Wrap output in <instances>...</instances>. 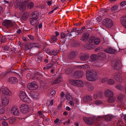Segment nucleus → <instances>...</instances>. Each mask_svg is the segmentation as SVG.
<instances>
[{
	"label": "nucleus",
	"instance_id": "nucleus-40",
	"mask_svg": "<svg viewBox=\"0 0 126 126\" xmlns=\"http://www.w3.org/2000/svg\"><path fill=\"white\" fill-rule=\"evenodd\" d=\"M107 83L108 84L112 85L115 83V81L111 79H108Z\"/></svg>",
	"mask_w": 126,
	"mask_h": 126
},
{
	"label": "nucleus",
	"instance_id": "nucleus-8",
	"mask_svg": "<svg viewBox=\"0 0 126 126\" xmlns=\"http://www.w3.org/2000/svg\"><path fill=\"white\" fill-rule=\"evenodd\" d=\"M2 24L3 25L8 28H11L13 25V23L11 20L7 19L4 20Z\"/></svg>",
	"mask_w": 126,
	"mask_h": 126
},
{
	"label": "nucleus",
	"instance_id": "nucleus-30",
	"mask_svg": "<svg viewBox=\"0 0 126 126\" xmlns=\"http://www.w3.org/2000/svg\"><path fill=\"white\" fill-rule=\"evenodd\" d=\"M89 36L87 34H84L81 39L82 41L85 42L89 38Z\"/></svg>",
	"mask_w": 126,
	"mask_h": 126
},
{
	"label": "nucleus",
	"instance_id": "nucleus-60",
	"mask_svg": "<svg viewBox=\"0 0 126 126\" xmlns=\"http://www.w3.org/2000/svg\"><path fill=\"white\" fill-rule=\"evenodd\" d=\"M45 52L49 54L50 55L51 50L50 49L48 48H47L45 49Z\"/></svg>",
	"mask_w": 126,
	"mask_h": 126
},
{
	"label": "nucleus",
	"instance_id": "nucleus-42",
	"mask_svg": "<svg viewBox=\"0 0 126 126\" xmlns=\"http://www.w3.org/2000/svg\"><path fill=\"white\" fill-rule=\"evenodd\" d=\"M66 99L69 101L71 100L72 99V97L70 95L69 93H68L66 94Z\"/></svg>",
	"mask_w": 126,
	"mask_h": 126
},
{
	"label": "nucleus",
	"instance_id": "nucleus-10",
	"mask_svg": "<svg viewBox=\"0 0 126 126\" xmlns=\"http://www.w3.org/2000/svg\"><path fill=\"white\" fill-rule=\"evenodd\" d=\"M11 111L12 113L14 115H18L19 114L18 109L16 106L12 107Z\"/></svg>",
	"mask_w": 126,
	"mask_h": 126
},
{
	"label": "nucleus",
	"instance_id": "nucleus-32",
	"mask_svg": "<svg viewBox=\"0 0 126 126\" xmlns=\"http://www.w3.org/2000/svg\"><path fill=\"white\" fill-rule=\"evenodd\" d=\"M57 38L55 35H52L51 37V43L55 42L57 41Z\"/></svg>",
	"mask_w": 126,
	"mask_h": 126
},
{
	"label": "nucleus",
	"instance_id": "nucleus-34",
	"mask_svg": "<svg viewBox=\"0 0 126 126\" xmlns=\"http://www.w3.org/2000/svg\"><path fill=\"white\" fill-rule=\"evenodd\" d=\"M101 94L100 93H98L97 94H94L93 97L95 99L99 98L101 96Z\"/></svg>",
	"mask_w": 126,
	"mask_h": 126
},
{
	"label": "nucleus",
	"instance_id": "nucleus-59",
	"mask_svg": "<svg viewBox=\"0 0 126 126\" xmlns=\"http://www.w3.org/2000/svg\"><path fill=\"white\" fill-rule=\"evenodd\" d=\"M53 99H52L51 101H50L49 102V101L47 102V103L48 104V105L49 106H52L53 105Z\"/></svg>",
	"mask_w": 126,
	"mask_h": 126
},
{
	"label": "nucleus",
	"instance_id": "nucleus-36",
	"mask_svg": "<svg viewBox=\"0 0 126 126\" xmlns=\"http://www.w3.org/2000/svg\"><path fill=\"white\" fill-rule=\"evenodd\" d=\"M29 15V13L26 12L23 15L22 18L23 20H26L27 19Z\"/></svg>",
	"mask_w": 126,
	"mask_h": 126
},
{
	"label": "nucleus",
	"instance_id": "nucleus-17",
	"mask_svg": "<svg viewBox=\"0 0 126 126\" xmlns=\"http://www.w3.org/2000/svg\"><path fill=\"white\" fill-rule=\"evenodd\" d=\"M89 55L88 54H83L80 57V59L81 60L86 61L88 58Z\"/></svg>",
	"mask_w": 126,
	"mask_h": 126
},
{
	"label": "nucleus",
	"instance_id": "nucleus-35",
	"mask_svg": "<svg viewBox=\"0 0 126 126\" xmlns=\"http://www.w3.org/2000/svg\"><path fill=\"white\" fill-rule=\"evenodd\" d=\"M50 55H56L59 52V51L58 49H54L52 50H51Z\"/></svg>",
	"mask_w": 126,
	"mask_h": 126
},
{
	"label": "nucleus",
	"instance_id": "nucleus-19",
	"mask_svg": "<svg viewBox=\"0 0 126 126\" xmlns=\"http://www.w3.org/2000/svg\"><path fill=\"white\" fill-rule=\"evenodd\" d=\"M105 96L108 97L113 95V93L109 90H108L106 91L104 93Z\"/></svg>",
	"mask_w": 126,
	"mask_h": 126
},
{
	"label": "nucleus",
	"instance_id": "nucleus-28",
	"mask_svg": "<svg viewBox=\"0 0 126 126\" xmlns=\"http://www.w3.org/2000/svg\"><path fill=\"white\" fill-rule=\"evenodd\" d=\"M77 55V53L76 51H71L69 55V57L71 58H72L74 57Z\"/></svg>",
	"mask_w": 126,
	"mask_h": 126
},
{
	"label": "nucleus",
	"instance_id": "nucleus-53",
	"mask_svg": "<svg viewBox=\"0 0 126 126\" xmlns=\"http://www.w3.org/2000/svg\"><path fill=\"white\" fill-rule=\"evenodd\" d=\"M63 106V102L62 101L60 102V103L58 106L57 109L58 110H60Z\"/></svg>",
	"mask_w": 126,
	"mask_h": 126
},
{
	"label": "nucleus",
	"instance_id": "nucleus-50",
	"mask_svg": "<svg viewBox=\"0 0 126 126\" xmlns=\"http://www.w3.org/2000/svg\"><path fill=\"white\" fill-rule=\"evenodd\" d=\"M98 55L99 57L102 58H104L106 54L102 52L99 53L98 54Z\"/></svg>",
	"mask_w": 126,
	"mask_h": 126
},
{
	"label": "nucleus",
	"instance_id": "nucleus-29",
	"mask_svg": "<svg viewBox=\"0 0 126 126\" xmlns=\"http://www.w3.org/2000/svg\"><path fill=\"white\" fill-rule=\"evenodd\" d=\"M42 58L41 55H39L38 56H36L35 57V59L37 63H39L42 60Z\"/></svg>",
	"mask_w": 126,
	"mask_h": 126
},
{
	"label": "nucleus",
	"instance_id": "nucleus-6",
	"mask_svg": "<svg viewBox=\"0 0 126 126\" xmlns=\"http://www.w3.org/2000/svg\"><path fill=\"white\" fill-rule=\"evenodd\" d=\"M83 119L85 123L88 125H91L93 123V119L92 118L84 117H83Z\"/></svg>",
	"mask_w": 126,
	"mask_h": 126
},
{
	"label": "nucleus",
	"instance_id": "nucleus-15",
	"mask_svg": "<svg viewBox=\"0 0 126 126\" xmlns=\"http://www.w3.org/2000/svg\"><path fill=\"white\" fill-rule=\"evenodd\" d=\"M113 76L114 79L117 81L121 82L122 81V77L120 75V74H114Z\"/></svg>",
	"mask_w": 126,
	"mask_h": 126
},
{
	"label": "nucleus",
	"instance_id": "nucleus-20",
	"mask_svg": "<svg viewBox=\"0 0 126 126\" xmlns=\"http://www.w3.org/2000/svg\"><path fill=\"white\" fill-rule=\"evenodd\" d=\"M84 98V101L87 103H89L91 102L93 100L92 97L89 95L85 96Z\"/></svg>",
	"mask_w": 126,
	"mask_h": 126
},
{
	"label": "nucleus",
	"instance_id": "nucleus-58",
	"mask_svg": "<svg viewBox=\"0 0 126 126\" xmlns=\"http://www.w3.org/2000/svg\"><path fill=\"white\" fill-rule=\"evenodd\" d=\"M6 41V39L5 37L3 36L2 37L1 40V43H4Z\"/></svg>",
	"mask_w": 126,
	"mask_h": 126
},
{
	"label": "nucleus",
	"instance_id": "nucleus-61",
	"mask_svg": "<svg viewBox=\"0 0 126 126\" xmlns=\"http://www.w3.org/2000/svg\"><path fill=\"white\" fill-rule=\"evenodd\" d=\"M78 45V44L76 43V42L75 41H73L72 44V47H76Z\"/></svg>",
	"mask_w": 126,
	"mask_h": 126
},
{
	"label": "nucleus",
	"instance_id": "nucleus-16",
	"mask_svg": "<svg viewBox=\"0 0 126 126\" xmlns=\"http://www.w3.org/2000/svg\"><path fill=\"white\" fill-rule=\"evenodd\" d=\"M9 101L6 98H2L1 99V104L3 106L7 105Z\"/></svg>",
	"mask_w": 126,
	"mask_h": 126
},
{
	"label": "nucleus",
	"instance_id": "nucleus-25",
	"mask_svg": "<svg viewBox=\"0 0 126 126\" xmlns=\"http://www.w3.org/2000/svg\"><path fill=\"white\" fill-rule=\"evenodd\" d=\"M39 14L37 12H33L31 18L37 20Z\"/></svg>",
	"mask_w": 126,
	"mask_h": 126
},
{
	"label": "nucleus",
	"instance_id": "nucleus-45",
	"mask_svg": "<svg viewBox=\"0 0 126 126\" xmlns=\"http://www.w3.org/2000/svg\"><path fill=\"white\" fill-rule=\"evenodd\" d=\"M25 98L23 99V101L25 102L29 103L31 102L29 98L27 96L25 97Z\"/></svg>",
	"mask_w": 126,
	"mask_h": 126
},
{
	"label": "nucleus",
	"instance_id": "nucleus-51",
	"mask_svg": "<svg viewBox=\"0 0 126 126\" xmlns=\"http://www.w3.org/2000/svg\"><path fill=\"white\" fill-rule=\"evenodd\" d=\"M2 124L3 126H8V124L5 121H3L2 122Z\"/></svg>",
	"mask_w": 126,
	"mask_h": 126
},
{
	"label": "nucleus",
	"instance_id": "nucleus-54",
	"mask_svg": "<svg viewBox=\"0 0 126 126\" xmlns=\"http://www.w3.org/2000/svg\"><path fill=\"white\" fill-rule=\"evenodd\" d=\"M93 46H94V45H93L89 44H87L86 45V48L88 49H90L92 48V47Z\"/></svg>",
	"mask_w": 126,
	"mask_h": 126
},
{
	"label": "nucleus",
	"instance_id": "nucleus-9",
	"mask_svg": "<svg viewBox=\"0 0 126 126\" xmlns=\"http://www.w3.org/2000/svg\"><path fill=\"white\" fill-rule=\"evenodd\" d=\"M0 91L5 94L10 95L11 94V92L6 87H3L0 89Z\"/></svg>",
	"mask_w": 126,
	"mask_h": 126
},
{
	"label": "nucleus",
	"instance_id": "nucleus-2",
	"mask_svg": "<svg viewBox=\"0 0 126 126\" xmlns=\"http://www.w3.org/2000/svg\"><path fill=\"white\" fill-rule=\"evenodd\" d=\"M14 5L16 8L19 7L20 11H23L25 10V4L24 3L21 2L20 0H16Z\"/></svg>",
	"mask_w": 126,
	"mask_h": 126
},
{
	"label": "nucleus",
	"instance_id": "nucleus-7",
	"mask_svg": "<svg viewBox=\"0 0 126 126\" xmlns=\"http://www.w3.org/2000/svg\"><path fill=\"white\" fill-rule=\"evenodd\" d=\"M103 24L107 27H111L113 25L112 21L109 19H106L103 21Z\"/></svg>",
	"mask_w": 126,
	"mask_h": 126
},
{
	"label": "nucleus",
	"instance_id": "nucleus-18",
	"mask_svg": "<svg viewBox=\"0 0 126 126\" xmlns=\"http://www.w3.org/2000/svg\"><path fill=\"white\" fill-rule=\"evenodd\" d=\"M77 68L80 69H83L84 70H88L90 68L89 66L87 64L77 66Z\"/></svg>",
	"mask_w": 126,
	"mask_h": 126
},
{
	"label": "nucleus",
	"instance_id": "nucleus-57",
	"mask_svg": "<svg viewBox=\"0 0 126 126\" xmlns=\"http://www.w3.org/2000/svg\"><path fill=\"white\" fill-rule=\"evenodd\" d=\"M5 109L2 107L0 109V114H2L4 113L5 111Z\"/></svg>",
	"mask_w": 126,
	"mask_h": 126
},
{
	"label": "nucleus",
	"instance_id": "nucleus-55",
	"mask_svg": "<svg viewBox=\"0 0 126 126\" xmlns=\"http://www.w3.org/2000/svg\"><path fill=\"white\" fill-rule=\"evenodd\" d=\"M118 6L116 5L113 6L111 7V9L113 11L117 9Z\"/></svg>",
	"mask_w": 126,
	"mask_h": 126
},
{
	"label": "nucleus",
	"instance_id": "nucleus-38",
	"mask_svg": "<svg viewBox=\"0 0 126 126\" xmlns=\"http://www.w3.org/2000/svg\"><path fill=\"white\" fill-rule=\"evenodd\" d=\"M30 95L32 98L35 99L37 98V95L34 92H31L30 93Z\"/></svg>",
	"mask_w": 126,
	"mask_h": 126
},
{
	"label": "nucleus",
	"instance_id": "nucleus-64",
	"mask_svg": "<svg viewBox=\"0 0 126 126\" xmlns=\"http://www.w3.org/2000/svg\"><path fill=\"white\" fill-rule=\"evenodd\" d=\"M9 48V47L7 46H5L2 47L3 49L5 50H7Z\"/></svg>",
	"mask_w": 126,
	"mask_h": 126
},
{
	"label": "nucleus",
	"instance_id": "nucleus-26",
	"mask_svg": "<svg viewBox=\"0 0 126 126\" xmlns=\"http://www.w3.org/2000/svg\"><path fill=\"white\" fill-rule=\"evenodd\" d=\"M124 95L121 93L119 94L117 99L118 102H120L124 98Z\"/></svg>",
	"mask_w": 126,
	"mask_h": 126
},
{
	"label": "nucleus",
	"instance_id": "nucleus-3",
	"mask_svg": "<svg viewBox=\"0 0 126 126\" xmlns=\"http://www.w3.org/2000/svg\"><path fill=\"white\" fill-rule=\"evenodd\" d=\"M70 82L71 84L77 87H81L84 85L83 82L80 80H71Z\"/></svg>",
	"mask_w": 126,
	"mask_h": 126
},
{
	"label": "nucleus",
	"instance_id": "nucleus-37",
	"mask_svg": "<svg viewBox=\"0 0 126 126\" xmlns=\"http://www.w3.org/2000/svg\"><path fill=\"white\" fill-rule=\"evenodd\" d=\"M30 43L31 48L32 47L39 48L40 47V45L39 44L34 43Z\"/></svg>",
	"mask_w": 126,
	"mask_h": 126
},
{
	"label": "nucleus",
	"instance_id": "nucleus-41",
	"mask_svg": "<svg viewBox=\"0 0 126 126\" xmlns=\"http://www.w3.org/2000/svg\"><path fill=\"white\" fill-rule=\"evenodd\" d=\"M34 5V4L33 2H30L28 5V8L31 9L33 8Z\"/></svg>",
	"mask_w": 126,
	"mask_h": 126
},
{
	"label": "nucleus",
	"instance_id": "nucleus-22",
	"mask_svg": "<svg viewBox=\"0 0 126 126\" xmlns=\"http://www.w3.org/2000/svg\"><path fill=\"white\" fill-rule=\"evenodd\" d=\"M17 80V79L16 77H10L9 80V81L11 84H15L16 83Z\"/></svg>",
	"mask_w": 126,
	"mask_h": 126
},
{
	"label": "nucleus",
	"instance_id": "nucleus-4",
	"mask_svg": "<svg viewBox=\"0 0 126 126\" xmlns=\"http://www.w3.org/2000/svg\"><path fill=\"white\" fill-rule=\"evenodd\" d=\"M20 109L21 112L23 114L28 113L29 111V107L28 105L23 104L20 106Z\"/></svg>",
	"mask_w": 126,
	"mask_h": 126
},
{
	"label": "nucleus",
	"instance_id": "nucleus-62",
	"mask_svg": "<svg viewBox=\"0 0 126 126\" xmlns=\"http://www.w3.org/2000/svg\"><path fill=\"white\" fill-rule=\"evenodd\" d=\"M121 5L124 6L126 5V1H124L121 2L120 3Z\"/></svg>",
	"mask_w": 126,
	"mask_h": 126
},
{
	"label": "nucleus",
	"instance_id": "nucleus-33",
	"mask_svg": "<svg viewBox=\"0 0 126 126\" xmlns=\"http://www.w3.org/2000/svg\"><path fill=\"white\" fill-rule=\"evenodd\" d=\"M91 61L94 62L97 59V56L94 54L92 55L90 57Z\"/></svg>",
	"mask_w": 126,
	"mask_h": 126
},
{
	"label": "nucleus",
	"instance_id": "nucleus-1",
	"mask_svg": "<svg viewBox=\"0 0 126 126\" xmlns=\"http://www.w3.org/2000/svg\"><path fill=\"white\" fill-rule=\"evenodd\" d=\"M86 78L88 80L93 81L96 80L98 78L97 73L93 71L87 70L86 72Z\"/></svg>",
	"mask_w": 126,
	"mask_h": 126
},
{
	"label": "nucleus",
	"instance_id": "nucleus-24",
	"mask_svg": "<svg viewBox=\"0 0 126 126\" xmlns=\"http://www.w3.org/2000/svg\"><path fill=\"white\" fill-rule=\"evenodd\" d=\"M29 21L30 24L32 25H35L37 23L38 20L30 18Z\"/></svg>",
	"mask_w": 126,
	"mask_h": 126
},
{
	"label": "nucleus",
	"instance_id": "nucleus-5",
	"mask_svg": "<svg viewBox=\"0 0 126 126\" xmlns=\"http://www.w3.org/2000/svg\"><path fill=\"white\" fill-rule=\"evenodd\" d=\"M38 87L37 83L35 81H33L30 83H29L27 86L28 89L31 90L36 89Z\"/></svg>",
	"mask_w": 126,
	"mask_h": 126
},
{
	"label": "nucleus",
	"instance_id": "nucleus-52",
	"mask_svg": "<svg viewBox=\"0 0 126 126\" xmlns=\"http://www.w3.org/2000/svg\"><path fill=\"white\" fill-rule=\"evenodd\" d=\"M38 115L40 117H42L43 116V112L41 111H39L38 112Z\"/></svg>",
	"mask_w": 126,
	"mask_h": 126
},
{
	"label": "nucleus",
	"instance_id": "nucleus-39",
	"mask_svg": "<svg viewBox=\"0 0 126 126\" xmlns=\"http://www.w3.org/2000/svg\"><path fill=\"white\" fill-rule=\"evenodd\" d=\"M113 68L114 69L117 70L120 69L121 67L119 66V64L116 63L114 65Z\"/></svg>",
	"mask_w": 126,
	"mask_h": 126
},
{
	"label": "nucleus",
	"instance_id": "nucleus-63",
	"mask_svg": "<svg viewBox=\"0 0 126 126\" xmlns=\"http://www.w3.org/2000/svg\"><path fill=\"white\" fill-rule=\"evenodd\" d=\"M94 65H95L97 67H100L101 65H100V63L98 62H97L94 63Z\"/></svg>",
	"mask_w": 126,
	"mask_h": 126
},
{
	"label": "nucleus",
	"instance_id": "nucleus-27",
	"mask_svg": "<svg viewBox=\"0 0 126 126\" xmlns=\"http://www.w3.org/2000/svg\"><path fill=\"white\" fill-rule=\"evenodd\" d=\"M108 97L109 98L108 99V101L109 103H113L116 100L115 97L113 95L112 96Z\"/></svg>",
	"mask_w": 126,
	"mask_h": 126
},
{
	"label": "nucleus",
	"instance_id": "nucleus-12",
	"mask_svg": "<svg viewBox=\"0 0 126 126\" xmlns=\"http://www.w3.org/2000/svg\"><path fill=\"white\" fill-rule=\"evenodd\" d=\"M62 77L61 76L58 77L57 78L53 80L51 82L52 84H57L60 82L62 80Z\"/></svg>",
	"mask_w": 126,
	"mask_h": 126
},
{
	"label": "nucleus",
	"instance_id": "nucleus-23",
	"mask_svg": "<svg viewBox=\"0 0 126 126\" xmlns=\"http://www.w3.org/2000/svg\"><path fill=\"white\" fill-rule=\"evenodd\" d=\"M27 96L25 93L23 91H20L19 93V97L20 99L23 100Z\"/></svg>",
	"mask_w": 126,
	"mask_h": 126
},
{
	"label": "nucleus",
	"instance_id": "nucleus-46",
	"mask_svg": "<svg viewBox=\"0 0 126 126\" xmlns=\"http://www.w3.org/2000/svg\"><path fill=\"white\" fill-rule=\"evenodd\" d=\"M103 102L101 101L97 100L94 101V104H95L97 105H99L102 104Z\"/></svg>",
	"mask_w": 126,
	"mask_h": 126
},
{
	"label": "nucleus",
	"instance_id": "nucleus-11",
	"mask_svg": "<svg viewBox=\"0 0 126 126\" xmlns=\"http://www.w3.org/2000/svg\"><path fill=\"white\" fill-rule=\"evenodd\" d=\"M30 43H28L26 45L23 44L21 45V47L22 49L26 51L31 48Z\"/></svg>",
	"mask_w": 126,
	"mask_h": 126
},
{
	"label": "nucleus",
	"instance_id": "nucleus-21",
	"mask_svg": "<svg viewBox=\"0 0 126 126\" xmlns=\"http://www.w3.org/2000/svg\"><path fill=\"white\" fill-rule=\"evenodd\" d=\"M121 21V24L126 29V16L122 17Z\"/></svg>",
	"mask_w": 126,
	"mask_h": 126
},
{
	"label": "nucleus",
	"instance_id": "nucleus-48",
	"mask_svg": "<svg viewBox=\"0 0 126 126\" xmlns=\"http://www.w3.org/2000/svg\"><path fill=\"white\" fill-rule=\"evenodd\" d=\"M16 119L15 118H13L10 119L9 121V122L10 124H13L15 121Z\"/></svg>",
	"mask_w": 126,
	"mask_h": 126
},
{
	"label": "nucleus",
	"instance_id": "nucleus-13",
	"mask_svg": "<svg viewBox=\"0 0 126 126\" xmlns=\"http://www.w3.org/2000/svg\"><path fill=\"white\" fill-rule=\"evenodd\" d=\"M82 72L80 71H77L74 73L73 76L75 78H79L81 77L82 76Z\"/></svg>",
	"mask_w": 126,
	"mask_h": 126
},
{
	"label": "nucleus",
	"instance_id": "nucleus-44",
	"mask_svg": "<svg viewBox=\"0 0 126 126\" xmlns=\"http://www.w3.org/2000/svg\"><path fill=\"white\" fill-rule=\"evenodd\" d=\"M100 42V39L98 38H97L95 39L94 42V44L96 45H98Z\"/></svg>",
	"mask_w": 126,
	"mask_h": 126
},
{
	"label": "nucleus",
	"instance_id": "nucleus-14",
	"mask_svg": "<svg viewBox=\"0 0 126 126\" xmlns=\"http://www.w3.org/2000/svg\"><path fill=\"white\" fill-rule=\"evenodd\" d=\"M104 51L109 54H114L115 52V50L114 49L111 47H109L105 49Z\"/></svg>",
	"mask_w": 126,
	"mask_h": 126
},
{
	"label": "nucleus",
	"instance_id": "nucleus-49",
	"mask_svg": "<svg viewBox=\"0 0 126 126\" xmlns=\"http://www.w3.org/2000/svg\"><path fill=\"white\" fill-rule=\"evenodd\" d=\"M55 93V90H53L49 94V96H52V97L54 96Z\"/></svg>",
	"mask_w": 126,
	"mask_h": 126
},
{
	"label": "nucleus",
	"instance_id": "nucleus-43",
	"mask_svg": "<svg viewBox=\"0 0 126 126\" xmlns=\"http://www.w3.org/2000/svg\"><path fill=\"white\" fill-rule=\"evenodd\" d=\"M104 117L105 118V120L108 122L110 121L111 118V116L109 115H106Z\"/></svg>",
	"mask_w": 126,
	"mask_h": 126
},
{
	"label": "nucleus",
	"instance_id": "nucleus-56",
	"mask_svg": "<svg viewBox=\"0 0 126 126\" xmlns=\"http://www.w3.org/2000/svg\"><path fill=\"white\" fill-rule=\"evenodd\" d=\"M53 65L52 63H49L47 65L46 68H47V69H48L52 67Z\"/></svg>",
	"mask_w": 126,
	"mask_h": 126
},
{
	"label": "nucleus",
	"instance_id": "nucleus-31",
	"mask_svg": "<svg viewBox=\"0 0 126 126\" xmlns=\"http://www.w3.org/2000/svg\"><path fill=\"white\" fill-rule=\"evenodd\" d=\"M87 87L89 91H91L94 89V87L90 83H88L87 84Z\"/></svg>",
	"mask_w": 126,
	"mask_h": 126
},
{
	"label": "nucleus",
	"instance_id": "nucleus-47",
	"mask_svg": "<svg viewBox=\"0 0 126 126\" xmlns=\"http://www.w3.org/2000/svg\"><path fill=\"white\" fill-rule=\"evenodd\" d=\"M116 88L118 89H119L121 91L124 90V88L120 84L117 85L116 86Z\"/></svg>",
	"mask_w": 126,
	"mask_h": 126
}]
</instances>
